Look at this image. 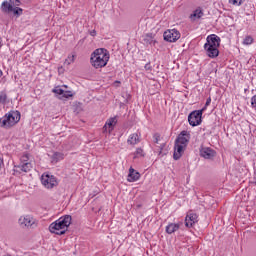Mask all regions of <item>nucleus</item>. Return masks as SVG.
Listing matches in <instances>:
<instances>
[{
  "instance_id": "1",
  "label": "nucleus",
  "mask_w": 256,
  "mask_h": 256,
  "mask_svg": "<svg viewBox=\"0 0 256 256\" xmlns=\"http://www.w3.org/2000/svg\"><path fill=\"white\" fill-rule=\"evenodd\" d=\"M109 51L105 48H98L93 51L90 58V63L94 69H103L107 66L110 59Z\"/></svg>"
},
{
  "instance_id": "2",
  "label": "nucleus",
  "mask_w": 256,
  "mask_h": 256,
  "mask_svg": "<svg viewBox=\"0 0 256 256\" xmlns=\"http://www.w3.org/2000/svg\"><path fill=\"white\" fill-rule=\"evenodd\" d=\"M221 45V38L216 34L208 35L206 38V43L204 44V51L207 57L210 59H215L219 57V47Z\"/></svg>"
},
{
  "instance_id": "3",
  "label": "nucleus",
  "mask_w": 256,
  "mask_h": 256,
  "mask_svg": "<svg viewBox=\"0 0 256 256\" xmlns=\"http://www.w3.org/2000/svg\"><path fill=\"white\" fill-rule=\"evenodd\" d=\"M71 221H73L71 215L60 217L58 220L50 224V233H54L55 235H65V233H67V229H69V226L71 225Z\"/></svg>"
},
{
  "instance_id": "4",
  "label": "nucleus",
  "mask_w": 256,
  "mask_h": 256,
  "mask_svg": "<svg viewBox=\"0 0 256 256\" xmlns=\"http://www.w3.org/2000/svg\"><path fill=\"white\" fill-rule=\"evenodd\" d=\"M19 121H21V112L11 110L0 118V127H2V129H11V127H15Z\"/></svg>"
},
{
  "instance_id": "5",
  "label": "nucleus",
  "mask_w": 256,
  "mask_h": 256,
  "mask_svg": "<svg viewBox=\"0 0 256 256\" xmlns=\"http://www.w3.org/2000/svg\"><path fill=\"white\" fill-rule=\"evenodd\" d=\"M20 5L21 0L4 1L1 4V9L3 13H13L19 17L20 15H23V9L19 7Z\"/></svg>"
},
{
  "instance_id": "6",
  "label": "nucleus",
  "mask_w": 256,
  "mask_h": 256,
  "mask_svg": "<svg viewBox=\"0 0 256 256\" xmlns=\"http://www.w3.org/2000/svg\"><path fill=\"white\" fill-rule=\"evenodd\" d=\"M41 183L45 189H53L59 185L57 177L53 176L51 173H44L41 176Z\"/></svg>"
},
{
  "instance_id": "7",
  "label": "nucleus",
  "mask_w": 256,
  "mask_h": 256,
  "mask_svg": "<svg viewBox=\"0 0 256 256\" xmlns=\"http://www.w3.org/2000/svg\"><path fill=\"white\" fill-rule=\"evenodd\" d=\"M18 223L22 228L26 227L27 229H29V228L37 227V222L35 218H33V216L31 215L21 216L18 220Z\"/></svg>"
},
{
  "instance_id": "8",
  "label": "nucleus",
  "mask_w": 256,
  "mask_h": 256,
  "mask_svg": "<svg viewBox=\"0 0 256 256\" xmlns=\"http://www.w3.org/2000/svg\"><path fill=\"white\" fill-rule=\"evenodd\" d=\"M163 37L164 41L175 43L181 39V33H179L177 29H170L164 32Z\"/></svg>"
},
{
  "instance_id": "9",
  "label": "nucleus",
  "mask_w": 256,
  "mask_h": 256,
  "mask_svg": "<svg viewBox=\"0 0 256 256\" xmlns=\"http://www.w3.org/2000/svg\"><path fill=\"white\" fill-rule=\"evenodd\" d=\"M203 115L201 114V111H192L188 115V123L191 125V127H197L202 122Z\"/></svg>"
},
{
  "instance_id": "10",
  "label": "nucleus",
  "mask_w": 256,
  "mask_h": 256,
  "mask_svg": "<svg viewBox=\"0 0 256 256\" xmlns=\"http://www.w3.org/2000/svg\"><path fill=\"white\" fill-rule=\"evenodd\" d=\"M189 139H191V134L187 131H182L175 140V143L187 148V145H189Z\"/></svg>"
},
{
  "instance_id": "11",
  "label": "nucleus",
  "mask_w": 256,
  "mask_h": 256,
  "mask_svg": "<svg viewBox=\"0 0 256 256\" xmlns=\"http://www.w3.org/2000/svg\"><path fill=\"white\" fill-rule=\"evenodd\" d=\"M204 15H205V12L203 11V8L197 7L190 14L189 19H190V21H192V23H195V21H199V19H201Z\"/></svg>"
},
{
  "instance_id": "12",
  "label": "nucleus",
  "mask_w": 256,
  "mask_h": 256,
  "mask_svg": "<svg viewBox=\"0 0 256 256\" xmlns=\"http://www.w3.org/2000/svg\"><path fill=\"white\" fill-rule=\"evenodd\" d=\"M200 155L204 159H213L217 155V152L215 150L211 149L210 147H203L200 149Z\"/></svg>"
},
{
  "instance_id": "13",
  "label": "nucleus",
  "mask_w": 256,
  "mask_h": 256,
  "mask_svg": "<svg viewBox=\"0 0 256 256\" xmlns=\"http://www.w3.org/2000/svg\"><path fill=\"white\" fill-rule=\"evenodd\" d=\"M199 216L193 212H189L185 218L186 227H193L197 223Z\"/></svg>"
},
{
  "instance_id": "14",
  "label": "nucleus",
  "mask_w": 256,
  "mask_h": 256,
  "mask_svg": "<svg viewBox=\"0 0 256 256\" xmlns=\"http://www.w3.org/2000/svg\"><path fill=\"white\" fill-rule=\"evenodd\" d=\"M116 125H117V116H114L106 121L103 129L106 133H111L113 129H115Z\"/></svg>"
},
{
  "instance_id": "15",
  "label": "nucleus",
  "mask_w": 256,
  "mask_h": 256,
  "mask_svg": "<svg viewBox=\"0 0 256 256\" xmlns=\"http://www.w3.org/2000/svg\"><path fill=\"white\" fill-rule=\"evenodd\" d=\"M185 149H187L185 146H181L180 144L175 143L173 154L175 161H178V159H181V157H183Z\"/></svg>"
},
{
  "instance_id": "16",
  "label": "nucleus",
  "mask_w": 256,
  "mask_h": 256,
  "mask_svg": "<svg viewBox=\"0 0 256 256\" xmlns=\"http://www.w3.org/2000/svg\"><path fill=\"white\" fill-rule=\"evenodd\" d=\"M140 178H141V174L139 172L135 171V169L133 168L129 169V174L127 178V181L129 183H135V181H139Z\"/></svg>"
},
{
  "instance_id": "17",
  "label": "nucleus",
  "mask_w": 256,
  "mask_h": 256,
  "mask_svg": "<svg viewBox=\"0 0 256 256\" xmlns=\"http://www.w3.org/2000/svg\"><path fill=\"white\" fill-rule=\"evenodd\" d=\"M128 145H131L134 147V145H138V143H141V136L137 133L130 134L127 139Z\"/></svg>"
},
{
  "instance_id": "18",
  "label": "nucleus",
  "mask_w": 256,
  "mask_h": 256,
  "mask_svg": "<svg viewBox=\"0 0 256 256\" xmlns=\"http://www.w3.org/2000/svg\"><path fill=\"white\" fill-rule=\"evenodd\" d=\"M142 41L144 45H155L157 41H155V35L152 33H148L142 36Z\"/></svg>"
},
{
  "instance_id": "19",
  "label": "nucleus",
  "mask_w": 256,
  "mask_h": 256,
  "mask_svg": "<svg viewBox=\"0 0 256 256\" xmlns=\"http://www.w3.org/2000/svg\"><path fill=\"white\" fill-rule=\"evenodd\" d=\"M179 227V224L170 223L166 226V233H168V235H173V233L179 231Z\"/></svg>"
},
{
  "instance_id": "20",
  "label": "nucleus",
  "mask_w": 256,
  "mask_h": 256,
  "mask_svg": "<svg viewBox=\"0 0 256 256\" xmlns=\"http://www.w3.org/2000/svg\"><path fill=\"white\" fill-rule=\"evenodd\" d=\"M17 169L23 171V173H29V170L33 169V165L30 162H24L18 165Z\"/></svg>"
},
{
  "instance_id": "21",
  "label": "nucleus",
  "mask_w": 256,
  "mask_h": 256,
  "mask_svg": "<svg viewBox=\"0 0 256 256\" xmlns=\"http://www.w3.org/2000/svg\"><path fill=\"white\" fill-rule=\"evenodd\" d=\"M64 155L61 152H54L52 155V163H59V161H63Z\"/></svg>"
},
{
  "instance_id": "22",
  "label": "nucleus",
  "mask_w": 256,
  "mask_h": 256,
  "mask_svg": "<svg viewBox=\"0 0 256 256\" xmlns=\"http://www.w3.org/2000/svg\"><path fill=\"white\" fill-rule=\"evenodd\" d=\"M72 63H75V54H69L64 61V65L69 66Z\"/></svg>"
},
{
  "instance_id": "23",
  "label": "nucleus",
  "mask_w": 256,
  "mask_h": 256,
  "mask_svg": "<svg viewBox=\"0 0 256 256\" xmlns=\"http://www.w3.org/2000/svg\"><path fill=\"white\" fill-rule=\"evenodd\" d=\"M254 41L255 40L253 39V36L248 35V36H245L242 43H243V45H253Z\"/></svg>"
},
{
  "instance_id": "24",
  "label": "nucleus",
  "mask_w": 256,
  "mask_h": 256,
  "mask_svg": "<svg viewBox=\"0 0 256 256\" xmlns=\"http://www.w3.org/2000/svg\"><path fill=\"white\" fill-rule=\"evenodd\" d=\"M0 103L5 105L7 103V93L5 91L0 92Z\"/></svg>"
},
{
  "instance_id": "25",
  "label": "nucleus",
  "mask_w": 256,
  "mask_h": 256,
  "mask_svg": "<svg viewBox=\"0 0 256 256\" xmlns=\"http://www.w3.org/2000/svg\"><path fill=\"white\" fill-rule=\"evenodd\" d=\"M245 0H229V3L231 5H235L236 7H239L241 5H243Z\"/></svg>"
},
{
  "instance_id": "26",
  "label": "nucleus",
  "mask_w": 256,
  "mask_h": 256,
  "mask_svg": "<svg viewBox=\"0 0 256 256\" xmlns=\"http://www.w3.org/2000/svg\"><path fill=\"white\" fill-rule=\"evenodd\" d=\"M53 93H55L56 95H61V97H63L64 90L60 87H56L53 89Z\"/></svg>"
},
{
  "instance_id": "27",
  "label": "nucleus",
  "mask_w": 256,
  "mask_h": 256,
  "mask_svg": "<svg viewBox=\"0 0 256 256\" xmlns=\"http://www.w3.org/2000/svg\"><path fill=\"white\" fill-rule=\"evenodd\" d=\"M69 97H73V92L64 90V93L62 94V99H69Z\"/></svg>"
},
{
  "instance_id": "28",
  "label": "nucleus",
  "mask_w": 256,
  "mask_h": 256,
  "mask_svg": "<svg viewBox=\"0 0 256 256\" xmlns=\"http://www.w3.org/2000/svg\"><path fill=\"white\" fill-rule=\"evenodd\" d=\"M21 163H29V154H24L20 158Z\"/></svg>"
},
{
  "instance_id": "29",
  "label": "nucleus",
  "mask_w": 256,
  "mask_h": 256,
  "mask_svg": "<svg viewBox=\"0 0 256 256\" xmlns=\"http://www.w3.org/2000/svg\"><path fill=\"white\" fill-rule=\"evenodd\" d=\"M153 141L154 143L159 144V141H161V135H159V133H155L153 135Z\"/></svg>"
},
{
  "instance_id": "30",
  "label": "nucleus",
  "mask_w": 256,
  "mask_h": 256,
  "mask_svg": "<svg viewBox=\"0 0 256 256\" xmlns=\"http://www.w3.org/2000/svg\"><path fill=\"white\" fill-rule=\"evenodd\" d=\"M135 157H143V149L137 148L135 152Z\"/></svg>"
},
{
  "instance_id": "31",
  "label": "nucleus",
  "mask_w": 256,
  "mask_h": 256,
  "mask_svg": "<svg viewBox=\"0 0 256 256\" xmlns=\"http://www.w3.org/2000/svg\"><path fill=\"white\" fill-rule=\"evenodd\" d=\"M144 69L146 71H151L153 69V67L151 66V63H147L145 66H144Z\"/></svg>"
},
{
  "instance_id": "32",
  "label": "nucleus",
  "mask_w": 256,
  "mask_h": 256,
  "mask_svg": "<svg viewBox=\"0 0 256 256\" xmlns=\"http://www.w3.org/2000/svg\"><path fill=\"white\" fill-rule=\"evenodd\" d=\"M206 107H209L211 105V97H208L205 103Z\"/></svg>"
},
{
  "instance_id": "33",
  "label": "nucleus",
  "mask_w": 256,
  "mask_h": 256,
  "mask_svg": "<svg viewBox=\"0 0 256 256\" xmlns=\"http://www.w3.org/2000/svg\"><path fill=\"white\" fill-rule=\"evenodd\" d=\"M207 104L204 105V107L201 110H196V111H201V115H203L204 111H207Z\"/></svg>"
},
{
  "instance_id": "34",
  "label": "nucleus",
  "mask_w": 256,
  "mask_h": 256,
  "mask_svg": "<svg viewBox=\"0 0 256 256\" xmlns=\"http://www.w3.org/2000/svg\"><path fill=\"white\" fill-rule=\"evenodd\" d=\"M90 35H91V37H95V35H97V31L92 30V31L90 32Z\"/></svg>"
},
{
  "instance_id": "35",
  "label": "nucleus",
  "mask_w": 256,
  "mask_h": 256,
  "mask_svg": "<svg viewBox=\"0 0 256 256\" xmlns=\"http://www.w3.org/2000/svg\"><path fill=\"white\" fill-rule=\"evenodd\" d=\"M165 147V144L161 145L160 151H163V148Z\"/></svg>"
},
{
  "instance_id": "36",
  "label": "nucleus",
  "mask_w": 256,
  "mask_h": 256,
  "mask_svg": "<svg viewBox=\"0 0 256 256\" xmlns=\"http://www.w3.org/2000/svg\"><path fill=\"white\" fill-rule=\"evenodd\" d=\"M2 76H3V71L0 70V77H2Z\"/></svg>"
}]
</instances>
